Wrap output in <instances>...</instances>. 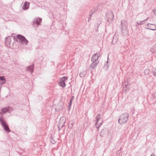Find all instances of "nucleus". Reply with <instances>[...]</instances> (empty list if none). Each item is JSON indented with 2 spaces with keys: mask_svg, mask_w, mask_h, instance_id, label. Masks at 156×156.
I'll return each instance as SVG.
<instances>
[{
  "mask_svg": "<svg viewBox=\"0 0 156 156\" xmlns=\"http://www.w3.org/2000/svg\"><path fill=\"white\" fill-rule=\"evenodd\" d=\"M41 21V19L40 18H38L37 19L35 23L37 25H39Z\"/></svg>",
  "mask_w": 156,
  "mask_h": 156,
  "instance_id": "obj_10",
  "label": "nucleus"
},
{
  "mask_svg": "<svg viewBox=\"0 0 156 156\" xmlns=\"http://www.w3.org/2000/svg\"><path fill=\"white\" fill-rule=\"evenodd\" d=\"M2 125L4 128V129L5 130V131H7L8 132H10V129H9L8 126L7 125L5 122L4 121H2Z\"/></svg>",
  "mask_w": 156,
  "mask_h": 156,
  "instance_id": "obj_5",
  "label": "nucleus"
},
{
  "mask_svg": "<svg viewBox=\"0 0 156 156\" xmlns=\"http://www.w3.org/2000/svg\"><path fill=\"white\" fill-rule=\"evenodd\" d=\"M80 76L81 77H83L85 76V73L83 72H81L80 74Z\"/></svg>",
  "mask_w": 156,
  "mask_h": 156,
  "instance_id": "obj_11",
  "label": "nucleus"
},
{
  "mask_svg": "<svg viewBox=\"0 0 156 156\" xmlns=\"http://www.w3.org/2000/svg\"><path fill=\"white\" fill-rule=\"evenodd\" d=\"M17 38L19 40L20 42H21L23 44H27L28 43V41L23 36L21 35H18L17 36Z\"/></svg>",
  "mask_w": 156,
  "mask_h": 156,
  "instance_id": "obj_3",
  "label": "nucleus"
},
{
  "mask_svg": "<svg viewBox=\"0 0 156 156\" xmlns=\"http://www.w3.org/2000/svg\"><path fill=\"white\" fill-rule=\"evenodd\" d=\"M100 56L99 54L96 53L93 56L92 58V60L93 62L96 61Z\"/></svg>",
  "mask_w": 156,
  "mask_h": 156,
  "instance_id": "obj_6",
  "label": "nucleus"
},
{
  "mask_svg": "<svg viewBox=\"0 0 156 156\" xmlns=\"http://www.w3.org/2000/svg\"><path fill=\"white\" fill-rule=\"evenodd\" d=\"M72 100L71 99V100H70V105H71V103H72Z\"/></svg>",
  "mask_w": 156,
  "mask_h": 156,
  "instance_id": "obj_15",
  "label": "nucleus"
},
{
  "mask_svg": "<svg viewBox=\"0 0 156 156\" xmlns=\"http://www.w3.org/2000/svg\"><path fill=\"white\" fill-rule=\"evenodd\" d=\"M0 80H5L4 77V76L0 77Z\"/></svg>",
  "mask_w": 156,
  "mask_h": 156,
  "instance_id": "obj_12",
  "label": "nucleus"
},
{
  "mask_svg": "<svg viewBox=\"0 0 156 156\" xmlns=\"http://www.w3.org/2000/svg\"><path fill=\"white\" fill-rule=\"evenodd\" d=\"M148 27L150 30H154L156 29V26L154 24H148Z\"/></svg>",
  "mask_w": 156,
  "mask_h": 156,
  "instance_id": "obj_7",
  "label": "nucleus"
},
{
  "mask_svg": "<svg viewBox=\"0 0 156 156\" xmlns=\"http://www.w3.org/2000/svg\"><path fill=\"white\" fill-rule=\"evenodd\" d=\"M66 119L64 117H62L60 119L58 126L59 128H62L64 126L66 122Z\"/></svg>",
  "mask_w": 156,
  "mask_h": 156,
  "instance_id": "obj_4",
  "label": "nucleus"
},
{
  "mask_svg": "<svg viewBox=\"0 0 156 156\" xmlns=\"http://www.w3.org/2000/svg\"><path fill=\"white\" fill-rule=\"evenodd\" d=\"M29 3L27 2H26L23 4V9L24 10L28 9L29 6Z\"/></svg>",
  "mask_w": 156,
  "mask_h": 156,
  "instance_id": "obj_9",
  "label": "nucleus"
},
{
  "mask_svg": "<svg viewBox=\"0 0 156 156\" xmlns=\"http://www.w3.org/2000/svg\"><path fill=\"white\" fill-rule=\"evenodd\" d=\"M93 66H94V63H92L91 65V66L93 67Z\"/></svg>",
  "mask_w": 156,
  "mask_h": 156,
  "instance_id": "obj_13",
  "label": "nucleus"
},
{
  "mask_svg": "<svg viewBox=\"0 0 156 156\" xmlns=\"http://www.w3.org/2000/svg\"><path fill=\"white\" fill-rule=\"evenodd\" d=\"M128 117L129 115L127 113H126L122 114L119 119V123L121 124L125 123L128 120Z\"/></svg>",
  "mask_w": 156,
  "mask_h": 156,
  "instance_id": "obj_1",
  "label": "nucleus"
},
{
  "mask_svg": "<svg viewBox=\"0 0 156 156\" xmlns=\"http://www.w3.org/2000/svg\"><path fill=\"white\" fill-rule=\"evenodd\" d=\"M8 111V108H5L0 110V115H2L7 112Z\"/></svg>",
  "mask_w": 156,
  "mask_h": 156,
  "instance_id": "obj_8",
  "label": "nucleus"
},
{
  "mask_svg": "<svg viewBox=\"0 0 156 156\" xmlns=\"http://www.w3.org/2000/svg\"><path fill=\"white\" fill-rule=\"evenodd\" d=\"M68 80V77L64 76L59 79L60 81L58 83V85L62 87H64L66 86L65 81Z\"/></svg>",
  "mask_w": 156,
  "mask_h": 156,
  "instance_id": "obj_2",
  "label": "nucleus"
},
{
  "mask_svg": "<svg viewBox=\"0 0 156 156\" xmlns=\"http://www.w3.org/2000/svg\"><path fill=\"white\" fill-rule=\"evenodd\" d=\"M148 72V70H146L144 71V73H145V74H146V72Z\"/></svg>",
  "mask_w": 156,
  "mask_h": 156,
  "instance_id": "obj_14",
  "label": "nucleus"
}]
</instances>
